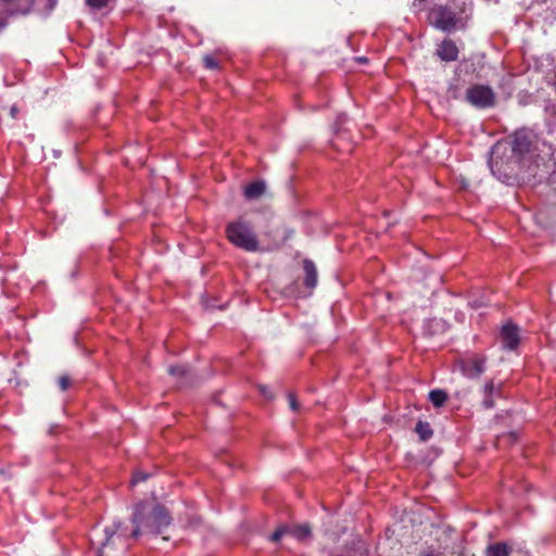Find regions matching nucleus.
I'll return each mask as SVG.
<instances>
[{
  "label": "nucleus",
  "instance_id": "obj_1",
  "mask_svg": "<svg viewBox=\"0 0 556 556\" xmlns=\"http://www.w3.org/2000/svg\"><path fill=\"white\" fill-rule=\"evenodd\" d=\"M131 522L134 525L132 538L137 539L143 534L157 535L172 523V516L163 505L156 504L149 508L146 503L141 502L135 506Z\"/></svg>",
  "mask_w": 556,
  "mask_h": 556
},
{
  "label": "nucleus",
  "instance_id": "obj_2",
  "mask_svg": "<svg viewBox=\"0 0 556 556\" xmlns=\"http://www.w3.org/2000/svg\"><path fill=\"white\" fill-rule=\"evenodd\" d=\"M532 134L526 129L514 134L511 144L509 142H496L490 153L489 166L494 175H501L514 161V155H522L530 151Z\"/></svg>",
  "mask_w": 556,
  "mask_h": 556
},
{
  "label": "nucleus",
  "instance_id": "obj_3",
  "mask_svg": "<svg viewBox=\"0 0 556 556\" xmlns=\"http://www.w3.org/2000/svg\"><path fill=\"white\" fill-rule=\"evenodd\" d=\"M227 239L237 248L248 252L258 251V240L251 225L243 219L229 223L226 227Z\"/></svg>",
  "mask_w": 556,
  "mask_h": 556
},
{
  "label": "nucleus",
  "instance_id": "obj_4",
  "mask_svg": "<svg viewBox=\"0 0 556 556\" xmlns=\"http://www.w3.org/2000/svg\"><path fill=\"white\" fill-rule=\"evenodd\" d=\"M122 521H114L103 530V538L99 540L97 556H111L109 549L126 551L128 548L127 539L123 534H118Z\"/></svg>",
  "mask_w": 556,
  "mask_h": 556
},
{
  "label": "nucleus",
  "instance_id": "obj_5",
  "mask_svg": "<svg viewBox=\"0 0 556 556\" xmlns=\"http://www.w3.org/2000/svg\"><path fill=\"white\" fill-rule=\"evenodd\" d=\"M466 100L476 108L486 109L495 104V93L488 86L476 85L467 89Z\"/></svg>",
  "mask_w": 556,
  "mask_h": 556
},
{
  "label": "nucleus",
  "instance_id": "obj_6",
  "mask_svg": "<svg viewBox=\"0 0 556 556\" xmlns=\"http://www.w3.org/2000/svg\"><path fill=\"white\" fill-rule=\"evenodd\" d=\"M429 23L443 31H451L456 25V17L450 9L435 5L428 13Z\"/></svg>",
  "mask_w": 556,
  "mask_h": 556
},
{
  "label": "nucleus",
  "instance_id": "obj_7",
  "mask_svg": "<svg viewBox=\"0 0 556 556\" xmlns=\"http://www.w3.org/2000/svg\"><path fill=\"white\" fill-rule=\"evenodd\" d=\"M503 382L495 380H488L480 388L479 394L481 396L480 405L484 409H491L495 406L496 399L502 397Z\"/></svg>",
  "mask_w": 556,
  "mask_h": 556
},
{
  "label": "nucleus",
  "instance_id": "obj_8",
  "mask_svg": "<svg viewBox=\"0 0 556 556\" xmlns=\"http://www.w3.org/2000/svg\"><path fill=\"white\" fill-rule=\"evenodd\" d=\"M291 534L296 540L305 542L311 539L312 536V529L308 525H300L295 526L293 528L281 525L279 526L276 531L270 535L269 540L271 542H278L283 535Z\"/></svg>",
  "mask_w": 556,
  "mask_h": 556
},
{
  "label": "nucleus",
  "instance_id": "obj_9",
  "mask_svg": "<svg viewBox=\"0 0 556 556\" xmlns=\"http://www.w3.org/2000/svg\"><path fill=\"white\" fill-rule=\"evenodd\" d=\"M462 372L468 378H478L484 372V358L472 356L460 363Z\"/></svg>",
  "mask_w": 556,
  "mask_h": 556
},
{
  "label": "nucleus",
  "instance_id": "obj_10",
  "mask_svg": "<svg viewBox=\"0 0 556 556\" xmlns=\"http://www.w3.org/2000/svg\"><path fill=\"white\" fill-rule=\"evenodd\" d=\"M501 338L505 349H516L519 343V333L517 326L513 324L504 325L501 331Z\"/></svg>",
  "mask_w": 556,
  "mask_h": 556
},
{
  "label": "nucleus",
  "instance_id": "obj_11",
  "mask_svg": "<svg viewBox=\"0 0 556 556\" xmlns=\"http://www.w3.org/2000/svg\"><path fill=\"white\" fill-rule=\"evenodd\" d=\"M437 55L444 62H452L458 58V48L450 40L445 39L437 49Z\"/></svg>",
  "mask_w": 556,
  "mask_h": 556
},
{
  "label": "nucleus",
  "instance_id": "obj_12",
  "mask_svg": "<svg viewBox=\"0 0 556 556\" xmlns=\"http://www.w3.org/2000/svg\"><path fill=\"white\" fill-rule=\"evenodd\" d=\"M367 547L363 540L353 538L345 546V556H367Z\"/></svg>",
  "mask_w": 556,
  "mask_h": 556
},
{
  "label": "nucleus",
  "instance_id": "obj_13",
  "mask_svg": "<svg viewBox=\"0 0 556 556\" xmlns=\"http://www.w3.org/2000/svg\"><path fill=\"white\" fill-rule=\"evenodd\" d=\"M265 192L266 184L262 180L254 181L244 188V197L248 200L260 199Z\"/></svg>",
  "mask_w": 556,
  "mask_h": 556
},
{
  "label": "nucleus",
  "instance_id": "obj_14",
  "mask_svg": "<svg viewBox=\"0 0 556 556\" xmlns=\"http://www.w3.org/2000/svg\"><path fill=\"white\" fill-rule=\"evenodd\" d=\"M303 268L305 273V286L311 289L315 288L317 285V269L315 264L309 260H305L303 262Z\"/></svg>",
  "mask_w": 556,
  "mask_h": 556
},
{
  "label": "nucleus",
  "instance_id": "obj_15",
  "mask_svg": "<svg viewBox=\"0 0 556 556\" xmlns=\"http://www.w3.org/2000/svg\"><path fill=\"white\" fill-rule=\"evenodd\" d=\"M415 430L421 441H428L433 434L430 425L425 421L417 422Z\"/></svg>",
  "mask_w": 556,
  "mask_h": 556
},
{
  "label": "nucleus",
  "instance_id": "obj_16",
  "mask_svg": "<svg viewBox=\"0 0 556 556\" xmlns=\"http://www.w3.org/2000/svg\"><path fill=\"white\" fill-rule=\"evenodd\" d=\"M429 400L435 407H441L447 400V394L443 390H432L429 393Z\"/></svg>",
  "mask_w": 556,
  "mask_h": 556
},
{
  "label": "nucleus",
  "instance_id": "obj_17",
  "mask_svg": "<svg viewBox=\"0 0 556 556\" xmlns=\"http://www.w3.org/2000/svg\"><path fill=\"white\" fill-rule=\"evenodd\" d=\"M488 556H509V551L506 546V544L497 543L494 545H491L486 549Z\"/></svg>",
  "mask_w": 556,
  "mask_h": 556
},
{
  "label": "nucleus",
  "instance_id": "obj_18",
  "mask_svg": "<svg viewBox=\"0 0 556 556\" xmlns=\"http://www.w3.org/2000/svg\"><path fill=\"white\" fill-rule=\"evenodd\" d=\"M168 374L175 377H184L188 374V369L185 366H170Z\"/></svg>",
  "mask_w": 556,
  "mask_h": 556
},
{
  "label": "nucleus",
  "instance_id": "obj_19",
  "mask_svg": "<svg viewBox=\"0 0 556 556\" xmlns=\"http://www.w3.org/2000/svg\"><path fill=\"white\" fill-rule=\"evenodd\" d=\"M58 383L62 391H66L72 384V379L68 375H62L60 376Z\"/></svg>",
  "mask_w": 556,
  "mask_h": 556
},
{
  "label": "nucleus",
  "instance_id": "obj_20",
  "mask_svg": "<svg viewBox=\"0 0 556 556\" xmlns=\"http://www.w3.org/2000/svg\"><path fill=\"white\" fill-rule=\"evenodd\" d=\"M203 63L206 68H210V70L218 68V63L212 55H204Z\"/></svg>",
  "mask_w": 556,
  "mask_h": 556
},
{
  "label": "nucleus",
  "instance_id": "obj_21",
  "mask_svg": "<svg viewBox=\"0 0 556 556\" xmlns=\"http://www.w3.org/2000/svg\"><path fill=\"white\" fill-rule=\"evenodd\" d=\"M86 1H87L88 5L96 8V9H101V8L105 7L109 2V0H86Z\"/></svg>",
  "mask_w": 556,
  "mask_h": 556
},
{
  "label": "nucleus",
  "instance_id": "obj_22",
  "mask_svg": "<svg viewBox=\"0 0 556 556\" xmlns=\"http://www.w3.org/2000/svg\"><path fill=\"white\" fill-rule=\"evenodd\" d=\"M288 401H289L290 408H291L292 410H294V412H295V410H298V409H299V403H298V401H296V399H295L294 394L289 393V394H288Z\"/></svg>",
  "mask_w": 556,
  "mask_h": 556
},
{
  "label": "nucleus",
  "instance_id": "obj_23",
  "mask_svg": "<svg viewBox=\"0 0 556 556\" xmlns=\"http://www.w3.org/2000/svg\"><path fill=\"white\" fill-rule=\"evenodd\" d=\"M148 477H149V475H148V473H144V472H136V473L134 475V478H132V483H138V482H140V481H144V480H147V479H148Z\"/></svg>",
  "mask_w": 556,
  "mask_h": 556
},
{
  "label": "nucleus",
  "instance_id": "obj_24",
  "mask_svg": "<svg viewBox=\"0 0 556 556\" xmlns=\"http://www.w3.org/2000/svg\"><path fill=\"white\" fill-rule=\"evenodd\" d=\"M260 392L268 400H271L274 397L271 391L266 386H260L258 387Z\"/></svg>",
  "mask_w": 556,
  "mask_h": 556
},
{
  "label": "nucleus",
  "instance_id": "obj_25",
  "mask_svg": "<svg viewBox=\"0 0 556 556\" xmlns=\"http://www.w3.org/2000/svg\"><path fill=\"white\" fill-rule=\"evenodd\" d=\"M293 230H287L285 239H289L293 236Z\"/></svg>",
  "mask_w": 556,
  "mask_h": 556
},
{
  "label": "nucleus",
  "instance_id": "obj_26",
  "mask_svg": "<svg viewBox=\"0 0 556 556\" xmlns=\"http://www.w3.org/2000/svg\"><path fill=\"white\" fill-rule=\"evenodd\" d=\"M16 113H17L16 108H12V109H11V115H12L13 117H15Z\"/></svg>",
  "mask_w": 556,
  "mask_h": 556
}]
</instances>
